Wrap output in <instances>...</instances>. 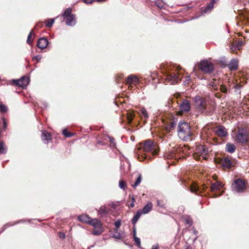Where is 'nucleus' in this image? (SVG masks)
<instances>
[{"label": "nucleus", "instance_id": "39", "mask_svg": "<svg viewBox=\"0 0 249 249\" xmlns=\"http://www.w3.org/2000/svg\"><path fill=\"white\" fill-rule=\"evenodd\" d=\"M126 183L124 181L122 180L119 181V186L121 189L124 190L126 187Z\"/></svg>", "mask_w": 249, "mask_h": 249}, {"label": "nucleus", "instance_id": "11", "mask_svg": "<svg viewBox=\"0 0 249 249\" xmlns=\"http://www.w3.org/2000/svg\"><path fill=\"white\" fill-rule=\"evenodd\" d=\"M180 109L181 112H188L191 108L190 102L187 100H183L180 105Z\"/></svg>", "mask_w": 249, "mask_h": 249}, {"label": "nucleus", "instance_id": "4", "mask_svg": "<svg viewBox=\"0 0 249 249\" xmlns=\"http://www.w3.org/2000/svg\"><path fill=\"white\" fill-rule=\"evenodd\" d=\"M231 187L232 190L236 193H242L246 188L245 181L240 178L235 180Z\"/></svg>", "mask_w": 249, "mask_h": 249}, {"label": "nucleus", "instance_id": "10", "mask_svg": "<svg viewBox=\"0 0 249 249\" xmlns=\"http://www.w3.org/2000/svg\"><path fill=\"white\" fill-rule=\"evenodd\" d=\"M209 152V149L205 145H200L196 149V154L199 155L205 160L207 159Z\"/></svg>", "mask_w": 249, "mask_h": 249}, {"label": "nucleus", "instance_id": "2", "mask_svg": "<svg viewBox=\"0 0 249 249\" xmlns=\"http://www.w3.org/2000/svg\"><path fill=\"white\" fill-rule=\"evenodd\" d=\"M178 136L183 141L191 140L192 132L189 124L185 122H180L178 124Z\"/></svg>", "mask_w": 249, "mask_h": 249}, {"label": "nucleus", "instance_id": "19", "mask_svg": "<svg viewBox=\"0 0 249 249\" xmlns=\"http://www.w3.org/2000/svg\"><path fill=\"white\" fill-rule=\"evenodd\" d=\"M222 184L220 182L216 181V182L212 184L210 190L212 192L220 190L222 188Z\"/></svg>", "mask_w": 249, "mask_h": 249}, {"label": "nucleus", "instance_id": "15", "mask_svg": "<svg viewBox=\"0 0 249 249\" xmlns=\"http://www.w3.org/2000/svg\"><path fill=\"white\" fill-rule=\"evenodd\" d=\"M216 134L219 137H225L227 136L228 132L226 128L223 126H219L215 131Z\"/></svg>", "mask_w": 249, "mask_h": 249}, {"label": "nucleus", "instance_id": "17", "mask_svg": "<svg viewBox=\"0 0 249 249\" xmlns=\"http://www.w3.org/2000/svg\"><path fill=\"white\" fill-rule=\"evenodd\" d=\"M89 224L91 225L94 229L101 228L103 226L102 222L96 218L91 219Z\"/></svg>", "mask_w": 249, "mask_h": 249}, {"label": "nucleus", "instance_id": "38", "mask_svg": "<svg viewBox=\"0 0 249 249\" xmlns=\"http://www.w3.org/2000/svg\"><path fill=\"white\" fill-rule=\"evenodd\" d=\"M63 134L66 137H71L74 135V133L70 132L66 129H64L63 130Z\"/></svg>", "mask_w": 249, "mask_h": 249}, {"label": "nucleus", "instance_id": "37", "mask_svg": "<svg viewBox=\"0 0 249 249\" xmlns=\"http://www.w3.org/2000/svg\"><path fill=\"white\" fill-rule=\"evenodd\" d=\"M155 3V5L160 9L163 8L164 5V2L161 0H156Z\"/></svg>", "mask_w": 249, "mask_h": 249}, {"label": "nucleus", "instance_id": "26", "mask_svg": "<svg viewBox=\"0 0 249 249\" xmlns=\"http://www.w3.org/2000/svg\"><path fill=\"white\" fill-rule=\"evenodd\" d=\"M235 146L231 143H228L226 145V151L230 153H233L235 150Z\"/></svg>", "mask_w": 249, "mask_h": 249}, {"label": "nucleus", "instance_id": "18", "mask_svg": "<svg viewBox=\"0 0 249 249\" xmlns=\"http://www.w3.org/2000/svg\"><path fill=\"white\" fill-rule=\"evenodd\" d=\"M66 21V24L68 26H73L76 23L75 17L74 15H71V16H68L65 18Z\"/></svg>", "mask_w": 249, "mask_h": 249}, {"label": "nucleus", "instance_id": "22", "mask_svg": "<svg viewBox=\"0 0 249 249\" xmlns=\"http://www.w3.org/2000/svg\"><path fill=\"white\" fill-rule=\"evenodd\" d=\"M153 204L151 202H148L144 206L142 210H141L142 214H146L149 213L152 210Z\"/></svg>", "mask_w": 249, "mask_h": 249}, {"label": "nucleus", "instance_id": "7", "mask_svg": "<svg viewBox=\"0 0 249 249\" xmlns=\"http://www.w3.org/2000/svg\"><path fill=\"white\" fill-rule=\"evenodd\" d=\"M178 74V72H168L166 75L165 80L171 84H175L180 79Z\"/></svg>", "mask_w": 249, "mask_h": 249}, {"label": "nucleus", "instance_id": "16", "mask_svg": "<svg viewBox=\"0 0 249 249\" xmlns=\"http://www.w3.org/2000/svg\"><path fill=\"white\" fill-rule=\"evenodd\" d=\"M244 42L242 40H239L235 44H231L230 46V49L232 52H234L236 50H240Z\"/></svg>", "mask_w": 249, "mask_h": 249}, {"label": "nucleus", "instance_id": "21", "mask_svg": "<svg viewBox=\"0 0 249 249\" xmlns=\"http://www.w3.org/2000/svg\"><path fill=\"white\" fill-rule=\"evenodd\" d=\"M139 114L140 115L142 118H143L145 119L144 123H146V120L148 119L149 115L148 113L144 107H141L140 109V112Z\"/></svg>", "mask_w": 249, "mask_h": 249}, {"label": "nucleus", "instance_id": "63", "mask_svg": "<svg viewBox=\"0 0 249 249\" xmlns=\"http://www.w3.org/2000/svg\"><path fill=\"white\" fill-rule=\"evenodd\" d=\"M217 195H214V196H213V197H217Z\"/></svg>", "mask_w": 249, "mask_h": 249}, {"label": "nucleus", "instance_id": "43", "mask_svg": "<svg viewBox=\"0 0 249 249\" xmlns=\"http://www.w3.org/2000/svg\"><path fill=\"white\" fill-rule=\"evenodd\" d=\"M134 240L135 242L136 245L138 247L141 246V240L138 237H134Z\"/></svg>", "mask_w": 249, "mask_h": 249}, {"label": "nucleus", "instance_id": "13", "mask_svg": "<svg viewBox=\"0 0 249 249\" xmlns=\"http://www.w3.org/2000/svg\"><path fill=\"white\" fill-rule=\"evenodd\" d=\"M222 166L226 168H230L233 166V164L228 157H225L221 160Z\"/></svg>", "mask_w": 249, "mask_h": 249}, {"label": "nucleus", "instance_id": "51", "mask_svg": "<svg viewBox=\"0 0 249 249\" xmlns=\"http://www.w3.org/2000/svg\"><path fill=\"white\" fill-rule=\"evenodd\" d=\"M185 222H186V223L187 224L189 225V226H191L193 223L192 219L191 218H190L189 217L186 218Z\"/></svg>", "mask_w": 249, "mask_h": 249}, {"label": "nucleus", "instance_id": "52", "mask_svg": "<svg viewBox=\"0 0 249 249\" xmlns=\"http://www.w3.org/2000/svg\"><path fill=\"white\" fill-rule=\"evenodd\" d=\"M132 202L128 205L129 207H130V208H133L134 206V203L135 201V198L133 197H132Z\"/></svg>", "mask_w": 249, "mask_h": 249}, {"label": "nucleus", "instance_id": "58", "mask_svg": "<svg viewBox=\"0 0 249 249\" xmlns=\"http://www.w3.org/2000/svg\"><path fill=\"white\" fill-rule=\"evenodd\" d=\"M157 204L158 206H159L160 207H162V208L164 207V205L163 204H161L160 203V201L159 200H157Z\"/></svg>", "mask_w": 249, "mask_h": 249}, {"label": "nucleus", "instance_id": "54", "mask_svg": "<svg viewBox=\"0 0 249 249\" xmlns=\"http://www.w3.org/2000/svg\"><path fill=\"white\" fill-rule=\"evenodd\" d=\"M59 236L60 238L64 239L65 238V234L63 232H59Z\"/></svg>", "mask_w": 249, "mask_h": 249}, {"label": "nucleus", "instance_id": "60", "mask_svg": "<svg viewBox=\"0 0 249 249\" xmlns=\"http://www.w3.org/2000/svg\"><path fill=\"white\" fill-rule=\"evenodd\" d=\"M43 106H44V107H47V103L45 102H43Z\"/></svg>", "mask_w": 249, "mask_h": 249}, {"label": "nucleus", "instance_id": "59", "mask_svg": "<svg viewBox=\"0 0 249 249\" xmlns=\"http://www.w3.org/2000/svg\"><path fill=\"white\" fill-rule=\"evenodd\" d=\"M109 140L110 142L114 143V139L113 138H109Z\"/></svg>", "mask_w": 249, "mask_h": 249}, {"label": "nucleus", "instance_id": "1", "mask_svg": "<svg viewBox=\"0 0 249 249\" xmlns=\"http://www.w3.org/2000/svg\"><path fill=\"white\" fill-rule=\"evenodd\" d=\"M158 150L156 147L153 142L151 140L145 141L142 146V152L139 154L138 159L140 160H150L152 157L158 153Z\"/></svg>", "mask_w": 249, "mask_h": 249}, {"label": "nucleus", "instance_id": "62", "mask_svg": "<svg viewBox=\"0 0 249 249\" xmlns=\"http://www.w3.org/2000/svg\"><path fill=\"white\" fill-rule=\"evenodd\" d=\"M98 2H101V1H104V0H96Z\"/></svg>", "mask_w": 249, "mask_h": 249}, {"label": "nucleus", "instance_id": "40", "mask_svg": "<svg viewBox=\"0 0 249 249\" xmlns=\"http://www.w3.org/2000/svg\"><path fill=\"white\" fill-rule=\"evenodd\" d=\"M33 34H34V32L33 30H32L31 31V32H30V33L28 36L27 39V43L29 45H31L32 44L30 39H31L32 35Z\"/></svg>", "mask_w": 249, "mask_h": 249}, {"label": "nucleus", "instance_id": "35", "mask_svg": "<svg viewBox=\"0 0 249 249\" xmlns=\"http://www.w3.org/2000/svg\"><path fill=\"white\" fill-rule=\"evenodd\" d=\"M176 126V123L175 122H172L168 125L166 127L167 130L170 131L172 129H174Z\"/></svg>", "mask_w": 249, "mask_h": 249}, {"label": "nucleus", "instance_id": "24", "mask_svg": "<svg viewBox=\"0 0 249 249\" xmlns=\"http://www.w3.org/2000/svg\"><path fill=\"white\" fill-rule=\"evenodd\" d=\"M142 212L141 210H138L136 213L134 215L133 217L132 218L131 220L132 224L133 226H135L136 223L137 222L138 220L141 217V216L142 214Z\"/></svg>", "mask_w": 249, "mask_h": 249}, {"label": "nucleus", "instance_id": "56", "mask_svg": "<svg viewBox=\"0 0 249 249\" xmlns=\"http://www.w3.org/2000/svg\"><path fill=\"white\" fill-rule=\"evenodd\" d=\"M151 249H159V245L154 244L152 246Z\"/></svg>", "mask_w": 249, "mask_h": 249}, {"label": "nucleus", "instance_id": "36", "mask_svg": "<svg viewBox=\"0 0 249 249\" xmlns=\"http://www.w3.org/2000/svg\"><path fill=\"white\" fill-rule=\"evenodd\" d=\"M71 8H68L65 10L63 16L65 18L68 17V16H71Z\"/></svg>", "mask_w": 249, "mask_h": 249}, {"label": "nucleus", "instance_id": "33", "mask_svg": "<svg viewBox=\"0 0 249 249\" xmlns=\"http://www.w3.org/2000/svg\"><path fill=\"white\" fill-rule=\"evenodd\" d=\"M112 237L117 239H121L122 238L120 233L118 232V229H114V234H113Z\"/></svg>", "mask_w": 249, "mask_h": 249}, {"label": "nucleus", "instance_id": "5", "mask_svg": "<svg viewBox=\"0 0 249 249\" xmlns=\"http://www.w3.org/2000/svg\"><path fill=\"white\" fill-rule=\"evenodd\" d=\"M236 139L239 143L246 142L249 140V133L246 129L240 128L236 134Z\"/></svg>", "mask_w": 249, "mask_h": 249}, {"label": "nucleus", "instance_id": "25", "mask_svg": "<svg viewBox=\"0 0 249 249\" xmlns=\"http://www.w3.org/2000/svg\"><path fill=\"white\" fill-rule=\"evenodd\" d=\"M228 67L231 71L235 70L238 68V62L236 59H232L228 65Z\"/></svg>", "mask_w": 249, "mask_h": 249}, {"label": "nucleus", "instance_id": "6", "mask_svg": "<svg viewBox=\"0 0 249 249\" xmlns=\"http://www.w3.org/2000/svg\"><path fill=\"white\" fill-rule=\"evenodd\" d=\"M199 68L205 73H210L213 70V64L208 60L202 61L199 64Z\"/></svg>", "mask_w": 249, "mask_h": 249}, {"label": "nucleus", "instance_id": "9", "mask_svg": "<svg viewBox=\"0 0 249 249\" xmlns=\"http://www.w3.org/2000/svg\"><path fill=\"white\" fill-rule=\"evenodd\" d=\"M207 188V186L205 185L200 187L195 182H191L190 189L191 192L197 195H199L204 191Z\"/></svg>", "mask_w": 249, "mask_h": 249}, {"label": "nucleus", "instance_id": "53", "mask_svg": "<svg viewBox=\"0 0 249 249\" xmlns=\"http://www.w3.org/2000/svg\"><path fill=\"white\" fill-rule=\"evenodd\" d=\"M133 238H134V237H137L136 236V229L135 226H133Z\"/></svg>", "mask_w": 249, "mask_h": 249}, {"label": "nucleus", "instance_id": "12", "mask_svg": "<svg viewBox=\"0 0 249 249\" xmlns=\"http://www.w3.org/2000/svg\"><path fill=\"white\" fill-rule=\"evenodd\" d=\"M139 82L140 80L138 77L133 74L129 75L126 79V83L128 85H137L139 84Z\"/></svg>", "mask_w": 249, "mask_h": 249}, {"label": "nucleus", "instance_id": "64", "mask_svg": "<svg viewBox=\"0 0 249 249\" xmlns=\"http://www.w3.org/2000/svg\"><path fill=\"white\" fill-rule=\"evenodd\" d=\"M187 249H189V248H187Z\"/></svg>", "mask_w": 249, "mask_h": 249}, {"label": "nucleus", "instance_id": "28", "mask_svg": "<svg viewBox=\"0 0 249 249\" xmlns=\"http://www.w3.org/2000/svg\"><path fill=\"white\" fill-rule=\"evenodd\" d=\"M142 180V175L141 174H138L136 178V181L133 184H132V187L136 188L138 186L141 182Z\"/></svg>", "mask_w": 249, "mask_h": 249}, {"label": "nucleus", "instance_id": "20", "mask_svg": "<svg viewBox=\"0 0 249 249\" xmlns=\"http://www.w3.org/2000/svg\"><path fill=\"white\" fill-rule=\"evenodd\" d=\"M91 218L87 214H83L78 217V219L81 222L89 224Z\"/></svg>", "mask_w": 249, "mask_h": 249}, {"label": "nucleus", "instance_id": "8", "mask_svg": "<svg viewBox=\"0 0 249 249\" xmlns=\"http://www.w3.org/2000/svg\"><path fill=\"white\" fill-rule=\"evenodd\" d=\"M29 82V78L28 77L24 76L19 79H13V83L14 84L20 87L23 89L26 88Z\"/></svg>", "mask_w": 249, "mask_h": 249}, {"label": "nucleus", "instance_id": "47", "mask_svg": "<svg viewBox=\"0 0 249 249\" xmlns=\"http://www.w3.org/2000/svg\"><path fill=\"white\" fill-rule=\"evenodd\" d=\"M41 58H42V57L40 55H37L36 56H35L33 57V59L34 60H36L37 62H39L41 60Z\"/></svg>", "mask_w": 249, "mask_h": 249}, {"label": "nucleus", "instance_id": "57", "mask_svg": "<svg viewBox=\"0 0 249 249\" xmlns=\"http://www.w3.org/2000/svg\"><path fill=\"white\" fill-rule=\"evenodd\" d=\"M93 1V0H84V2L86 3L90 4Z\"/></svg>", "mask_w": 249, "mask_h": 249}, {"label": "nucleus", "instance_id": "30", "mask_svg": "<svg viewBox=\"0 0 249 249\" xmlns=\"http://www.w3.org/2000/svg\"><path fill=\"white\" fill-rule=\"evenodd\" d=\"M104 231L103 226L101 228L94 229L92 231V234L94 235H99L102 234Z\"/></svg>", "mask_w": 249, "mask_h": 249}, {"label": "nucleus", "instance_id": "44", "mask_svg": "<svg viewBox=\"0 0 249 249\" xmlns=\"http://www.w3.org/2000/svg\"><path fill=\"white\" fill-rule=\"evenodd\" d=\"M191 81V78L190 76H187L185 78V80L184 81L183 83L185 85H188L189 84L190 82Z\"/></svg>", "mask_w": 249, "mask_h": 249}, {"label": "nucleus", "instance_id": "45", "mask_svg": "<svg viewBox=\"0 0 249 249\" xmlns=\"http://www.w3.org/2000/svg\"><path fill=\"white\" fill-rule=\"evenodd\" d=\"M121 224V220L120 219L117 220L114 223V226H115V229H118V228L120 227Z\"/></svg>", "mask_w": 249, "mask_h": 249}, {"label": "nucleus", "instance_id": "46", "mask_svg": "<svg viewBox=\"0 0 249 249\" xmlns=\"http://www.w3.org/2000/svg\"><path fill=\"white\" fill-rule=\"evenodd\" d=\"M18 222H17V223H8L7 224H6L4 226H3V230H4L5 229H6L7 227H10V226H13L17 223H18Z\"/></svg>", "mask_w": 249, "mask_h": 249}, {"label": "nucleus", "instance_id": "27", "mask_svg": "<svg viewBox=\"0 0 249 249\" xmlns=\"http://www.w3.org/2000/svg\"><path fill=\"white\" fill-rule=\"evenodd\" d=\"M108 212V209L105 206H101L98 210V214L101 217L106 215Z\"/></svg>", "mask_w": 249, "mask_h": 249}, {"label": "nucleus", "instance_id": "48", "mask_svg": "<svg viewBox=\"0 0 249 249\" xmlns=\"http://www.w3.org/2000/svg\"><path fill=\"white\" fill-rule=\"evenodd\" d=\"M233 87L236 90L240 89L241 88V85L240 84L236 83L233 84Z\"/></svg>", "mask_w": 249, "mask_h": 249}, {"label": "nucleus", "instance_id": "14", "mask_svg": "<svg viewBox=\"0 0 249 249\" xmlns=\"http://www.w3.org/2000/svg\"><path fill=\"white\" fill-rule=\"evenodd\" d=\"M48 43L49 42L47 38L42 37L38 40L36 45L39 48L44 49L47 48Z\"/></svg>", "mask_w": 249, "mask_h": 249}, {"label": "nucleus", "instance_id": "49", "mask_svg": "<svg viewBox=\"0 0 249 249\" xmlns=\"http://www.w3.org/2000/svg\"><path fill=\"white\" fill-rule=\"evenodd\" d=\"M2 121L3 122V129H5L7 128V126L6 121L4 118H2Z\"/></svg>", "mask_w": 249, "mask_h": 249}, {"label": "nucleus", "instance_id": "29", "mask_svg": "<svg viewBox=\"0 0 249 249\" xmlns=\"http://www.w3.org/2000/svg\"><path fill=\"white\" fill-rule=\"evenodd\" d=\"M218 0H212L211 2L206 6L205 9L204 10V13H206L209 11H211L213 8V4L214 3L216 2Z\"/></svg>", "mask_w": 249, "mask_h": 249}, {"label": "nucleus", "instance_id": "55", "mask_svg": "<svg viewBox=\"0 0 249 249\" xmlns=\"http://www.w3.org/2000/svg\"><path fill=\"white\" fill-rule=\"evenodd\" d=\"M221 90L223 92L226 93L227 92V89L225 87L222 86L221 87Z\"/></svg>", "mask_w": 249, "mask_h": 249}, {"label": "nucleus", "instance_id": "32", "mask_svg": "<svg viewBox=\"0 0 249 249\" xmlns=\"http://www.w3.org/2000/svg\"><path fill=\"white\" fill-rule=\"evenodd\" d=\"M7 152L6 147L4 145V143L2 142H0V154H4Z\"/></svg>", "mask_w": 249, "mask_h": 249}, {"label": "nucleus", "instance_id": "41", "mask_svg": "<svg viewBox=\"0 0 249 249\" xmlns=\"http://www.w3.org/2000/svg\"><path fill=\"white\" fill-rule=\"evenodd\" d=\"M7 110V107L5 105L0 103V112L2 113H4L6 112Z\"/></svg>", "mask_w": 249, "mask_h": 249}, {"label": "nucleus", "instance_id": "61", "mask_svg": "<svg viewBox=\"0 0 249 249\" xmlns=\"http://www.w3.org/2000/svg\"><path fill=\"white\" fill-rule=\"evenodd\" d=\"M194 233H195V234H196V233H197V231H196V230H194Z\"/></svg>", "mask_w": 249, "mask_h": 249}, {"label": "nucleus", "instance_id": "3", "mask_svg": "<svg viewBox=\"0 0 249 249\" xmlns=\"http://www.w3.org/2000/svg\"><path fill=\"white\" fill-rule=\"evenodd\" d=\"M193 100L196 109L200 112H204L206 109V99L199 96H196Z\"/></svg>", "mask_w": 249, "mask_h": 249}, {"label": "nucleus", "instance_id": "31", "mask_svg": "<svg viewBox=\"0 0 249 249\" xmlns=\"http://www.w3.org/2000/svg\"><path fill=\"white\" fill-rule=\"evenodd\" d=\"M135 117V114L133 112H129L127 113V120L128 123H131Z\"/></svg>", "mask_w": 249, "mask_h": 249}, {"label": "nucleus", "instance_id": "34", "mask_svg": "<svg viewBox=\"0 0 249 249\" xmlns=\"http://www.w3.org/2000/svg\"><path fill=\"white\" fill-rule=\"evenodd\" d=\"M54 22V18H51L45 22V26L47 27H51Z\"/></svg>", "mask_w": 249, "mask_h": 249}, {"label": "nucleus", "instance_id": "50", "mask_svg": "<svg viewBox=\"0 0 249 249\" xmlns=\"http://www.w3.org/2000/svg\"><path fill=\"white\" fill-rule=\"evenodd\" d=\"M43 23L42 22H39L36 24V25L35 26V28H36V29L41 28L43 27Z\"/></svg>", "mask_w": 249, "mask_h": 249}, {"label": "nucleus", "instance_id": "42", "mask_svg": "<svg viewBox=\"0 0 249 249\" xmlns=\"http://www.w3.org/2000/svg\"><path fill=\"white\" fill-rule=\"evenodd\" d=\"M165 157L167 159H172V158H173L174 157H176V154L175 153V152L174 151H172L171 153H170L167 154L166 155Z\"/></svg>", "mask_w": 249, "mask_h": 249}, {"label": "nucleus", "instance_id": "23", "mask_svg": "<svg viewBox=\"0 0 249 249\" xmlns=\"http://www.w3.org/2000/svg\"><path fill=\"white\" fill-rule=\"evenodd\" d=\"M42 139L45 143H48V142L52 140L51 134L46 131H43L42 134Z\"/></svg>", "mask_w": 249, "mask_h": 249}]
</instances>
